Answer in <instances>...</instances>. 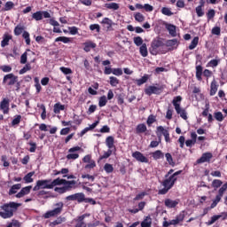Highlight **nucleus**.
Instances as JSON below:
<instances>
[{"label":"nucleus","instance_id":"obj_1","mask_svg":"<svg viewBox=\"0 0 227 227\" xmlns=\"http://www.w3.org/2000/svg\"><path fill=\"white\" fill-rule=\"evenodd\" d=\"M20 207V204L17 202H9L6 204H4L0 207L2 211L0 212V216H2L3 219H10L13 217V214L17 212V208Z\"/></svg>","mask_w":227,"mask_h":227},{"label":"nucleus","instance_id":"obj_2","mask_svg":"<svg viewBox=\"0 0 227 227\" xmlns=\"http://www.w3.org/2000/svg\"><path fill=\"white\" fill-rule=\"evenodd\" d=\"M63 207H65V204L63 202H58L53 205V209L46 212L43 215L44 219H50V217H56L63 212Z\"/></svg>","mask_w":227,"mask_h":227},{"label":"nucleus","instance_id":"obj_3","mask_svg":"<svg viewBox=\"0 0 227 227\" xmlns=\"http://www.w3.org/2000/svg\"><path fill=\"white\" fill-rule=\"evenodd\" d=\"M175 182H176V177H175V175L170 176L168 178L165 179L162 182L163 189H160L159 191V194H168V191L175 185Z\"/></svg>","mask_w":227,"mask_h":227},{"label":"nucleus","instance_id":"obj_4","mask_svg":"<svg viewBox=\"0 0 227 227\" xmlns=\"http://www.w3.org/2000/svg\"><path fill=\"white\" fill-rule=\"evenodd\" d=\"M182 102V97L177 96L174 98L172 104L177 113V114H180L181 118L183 120H187V112H185V109L180 107V103Z\"/></svg>","mask_w":227,"mask_h":227},{"label":"nucleus","instance_id":"obj_5","mask_svg":"<svg viewBox=\"0 0 227 227\" xmlns=\"http://www.w3.org/2000/svg\"><path fill=\"white\" fill-rule=\"evenodd\" d=\"M40 189H52L51 180L45 179V180H38L36 182L35 186L33 188V191H40Z\"/></svg>","mask_w":227,"mask_h":227},{"label":"nucleus","instance_id":"obj_6","mask_svg":"<svg viewBox=\"0 0 227 227\" xmlns=\"http://www.w3.org/2000/svg\"><path fill=\"white\" fill-rule=\"evenodd\" d=\"M75 184H77V182L74 180L67 181V179H61L58 177L51 181V189H54L56 185H75Z\"/></svg>","mask_w":227,"mask_h":227},{"label":"nucleus","instance_id":"obj_7","mask_svg":"<svg viewBox=\"0 0 227 227\" xmlns=\"http://www.w3.org/2000/svg\"><path fill=\"white\" fill-rule=\"evenodd\" d=\"M81 150L80 146H74L68 150V154L67 155V159L68 160H75V159H79V152Z\"/></svg>","mask_w":227,"mask_h":227},{"label":"nucleus","instance_id":"obj_8","mask_svg":"<svg viewBox=\"0 0 227 227\" xmlns=\"http://www.w3.org/2000/svg\"><path fill=\"white\" fill-rule=\"evenodd\" d=\"M145 91L149 97L150 95H160L162 93V86H149Z\"/></svg>","mask_w":227,"mask_h":227},{"label":"nucleus","instance_id":"obj_9","mask_svg":"<svg viewBox=\"0 0 227 227\" xmlns=\"http://www.w3.org/2000/svg\"><path fill=\"white\" fill-rule=\"evenodd\" d=\"M17 81H18V77L15 76V74H9L4 77L3 83L7 84L8 86H13V84H15Z\"/></svg>","mask_w":227,"mask_h":227},{"label":"nucleus","instance_id":"obj_10","mask_svg":"<svg viewBox=\"0 0 227 227\" xmlns=\"http://www.w3.org/2000/svg\"><path fill=\"white\" fill-rule=\"evenodd\" d=\"M0 109L3 111L4 114H8L10 111V101L4 98L0 103Z\"/></svg>","mask_w":227,"mask_h":227},{"label":"nucleus","instance_id":"obj_11","mask_svg":"<svg viewBox=\"0 0 227 227\" xmlns=\"http://www.w3.org/2000/svg\"><path fill=\"white\" fill-rule=\"evenodd\" d=\"M74 185L75 184H64L63 187H55L54 191L55 192H59V194H65L67 191L74 189Z\"/></svg>","mask_w":227,"mask_h":227},{"label":"nucleus","instance_id":"obj_12","mask_svg":"<svg viewBox=\"0 0 227 227\" xmlns=\"http://www.w3.org/2000/svg\"><path fill=\"white\" fill-rule=\"evenodd\" d=\"M132 157L138 162L148 163V158H146L141 152H135L132 153Z\"/></svg>","mask_w":227,"mask_h":227},{"label":"nucleus","instance_id":"obj_13","mask_svg":"<svg viewBox=\"0 0 227 227\" xmlns=\"http://www.w3.org/2000/svg\"><path fill=\"white\" fill-rule=\"evenodd\" d=\"M214 157L211 153H204L202 156L197 160L198 164H203L204 162H210V160Z\"/></svg>","mask_w":227,"mask_h":227},{"label":"nucleus","instance_id":"obj_14","mask_svg":"<svg viewBox=\"0 0 227 227\" xmlns=\"http://www.w3.org/2000/svg\"><path fill=\"white\" fill-rule=\"evenodd\" d=\"M31 189H33V186H26L23 187L20 192H19L15 196L16 198H24V196H27L29 192H31Z\"/></svg>","mask_w":227,"mask_h":227},{"label":"nucleus","instance_id":"obj_15","mask_svg":"<svg viewBox=\"0 0 227 227\" xmlns=\"http://www.w3.org/2000/svg\"><path fill=\"white\" fill-rule=\"evenodd\" d=\"M166 29L168 31L169 35L173 37L176 36V26L169 23H164Z\"/></svg>","mask_w":227,"mask_h":227},{"label":"nucleus","instance_id":"obj_16","mask_svg":"<svg viewBox=\"0 0 227 227\" xmlns=\"http://www.w3.org/2000/svg\"><path fill=\"white\" fill-rule=\"evenodd\" d=\"M162 47V43L160 40H155L152 43V51L151 54L156 55L157 54V49Z\"/></svg>","mask_w":227,"mask_h":227},{"label":"nucleus","instance_id":"obj_17","mask_svg":"<svg viewBox=\"0 0 227 227\" xmlns=\"http://www.w3.org/2000/svg\"><path fill=\"white\" fill-rule=\"evenodd\" d=\"M178 203H180V200H173L171 199L165 200V207H167V208H175V207H176Z\"/></svg>","mask_w":227,"mask_h":227},{"label":"nucleus","instance_id":"obj_18","mask_svg":"<svg viewBox=\"0 0 227 227\" xmlns=\"http://www.w3.org/2000/svg\"><path fill=\"white\" fill-rule=\"evenodd\" d=\"M101 24L106 26V31H111V27L114 26V22H113V20L109 18H104L101 21Z\"/></svg>","mask_w":227,"mask_h":227},{"label":"nucleus","instance_id":"obj_19","mask_svg":"<svg viewBox=\"0 0 227 227\" xmlns=\"http://www.w3.org/2000/svg\"><path fill=\"white\" fill-rule=\"evenodd\" d=\"M219 88V85L217 84V82L215 80H213L210 85V96L214 97L215 93H217V90Z\"/></svg>","mask_w":227,"mask_h":227},{"label":"nucleus","instance_id":"obj_20","mask_svg":"<svg viewBox=\"0 0 227 227\" xmlns=\"http://www.w3.org/2000/svg\"><path fill=\"white\" fill-rule=\"evenodd\" d=\"M83 45H84L83 51H85V52H90L91 49H95V47H97V43L91 41H88L84 43Z\"/></svg>","mask_w":227,"mask_h":227},{"label":"nucleus","instance_id":"obj_21","mask_svg":"<svg viewBox=\"0 0 227 227\" xmlns=\"http://www.w3.org/2000/svg\"><path fill=\"white\" fill-rule=\"evenodd\" d=\"M20 189H22L21 184H13L9 190V196H12V194H17L18 191H20Z\"/></svg>","mask_w":227,"mask_h":227},{"label":"nucleus","instance_id":"obj_22","mask_svg":"<svg viewBox=\"0 0 227 227\" xmlns=\"http://www.w3.org/2000/svg\"><path fill=\"white\" fill-rule=\"evenodd\" d=\"M106 145L109 150L114 148V137L109 136L106 138Z\"/></svg>","mask_w":227,"mask_h":227},{"label":"nucleus","instance_id":"obj_23","mask_svg":"<svg viewBox=\"0 0 227 227\" xmlns=\"http://www.w3.org/2000/svg\"><path fill=\"white\" fill-rule=\"evenodd\" d=\"M12 40V35L9 34H4L3 36V40L1 42V47H6Z\"/></svg>","mask_w":227,"mask_h":227},{"label":"nucleus","instance_id":"obj_24","mask_svg":"<svg viewBox=\"0 0 227 227\" xmlns=\"http://www.w3.org/2000/svg\"><path fill=\"white\" fill-rule=\"evenodd\" d=\"M61 111H65V106L61 105V103H56L53 106V113H55V114H59Z\"/></svg>","mask_w":227,"mask_h":227},{"label":"nucleus","instance_id":"obj_25","mask_svg":"<svg viewBox=\"0 0 227 227\" xmlns=\"http://www.w3.org/2000/svg\"><path fill=\"white\" fill-rule=\"evenodd\" d=\"M221 217H223V214L221 213L220 215H215L211 217V219L206 223V224L207 226H212V224H214V223H216V221H219V219H221Z\"/></svg>","mask_w":227,"mask_h":227},{"label":"nucleus","instance_id":"obj_26","mask_svg":"<svg viewBox=\"0 0 227 227\" xmlns=\"http://www.w3.org/2000/svg\"><path fill=\"white\" fill-rule=\"evenodd\" d=\"M35 176V172H29L28 174H27L23 177V180H24L25 184H33V182H34L33 176Z\"/></svg>","mask_w":227,"mask_h":227},{"label":"nucleus","instance_id":"obj_27","mask_svg":"<svg viewBox=\"0 0 227 227\" xmlns=\"http://www.w3.org/2000/svg\"><path fill=\"white\" fill-rule=\"evenodd\" d=\"M154 160H159V159H164V153L160 150L155 151L152 153Z\"/></svg>","mask_w":227,"mask_h":227},{"label":"nucleus","instance_id":"obj_28","mask_svg":"<svg viewBox=\"0 0 227 227\" xmlns=\"http://www.w3.org/2000/svg\"><path fill=\"white\" fill-rule=\"evenodd\" d=\"M139 52L143 58H146V56H148V48L146 47V43H143L140 46Z\"/></svg>","mask_w":227,"mask_h":227},{"label":"nucleus","instance_id":"obj_29","mask_svg":"<svg viewBox=\"0 0 227 227\" xmlns=\"http://www.w3.org/2000/svg\"><path fill=\"white\" fill-rule=\"evenodd\" d=\"M105 8H107V10H120V4L117 3H110V4H106Z\"/></svg>","mask_w":227,"mask_h":227},{"label":"nucleus","instance_id":"obj_30","mask_svg":"<svg viewBox=\"0 0 227 227\" xmlns=\"http://www.w3.org/2000/svg\"><path fill=\"white\" fill-rule=\"evenodd\" d=\"M55 42H62L63 43H72V38L67 36H59L55 39Z\"/></svg>","mask_w":227,"mask_h":227},{"label":"nucleus","instance_id":"obj_31","mask_svg":"<svg viewBox=\"0 0 227 227\" xmlns=\"http://www.w3.org/2000/svg\"><path fill=\"white\" fill-rule=\"evenodd\" d=\"M204 6H205V4L202 3V4L196 7L195 12H196L198 17H203L205 15V12H203Z\"/></svg>","mask_w":227,"mask_h":227},{"label":"nucleus","instance_id":"obj_32","mask_svg":"<svg viewBox=\"0 0 227 227\" xmlns=\"http://www.w3.org/2000/svg\"><path fill=\"white\" fill-rule=\"evenodd\" d=\"M136 130H137V134H143L144 132H146V130H147L146 125L144 123L138 124L137 126Z\"/></svg>","mask_w":227,"mask_h":227},{"label":"nucleus","instance_id":"obj_33","mask_svg":"<svg viewBox=\"0 0 227 227\" xmlns=\"http://www.w3.org/2000/svg\"><path fill=\"white\" fill-rule=\"evenodd\" d=\"M199 42H200V37L198 36L194 37L191 44L189 45L190 51H193V49H196V47H198Z\"/></svg>","mask_w":227,"mask_h":227},{"label":"nucleus","instance_id":"obj_34","mask_svg":"<svg viewBox=\"0 0 227 227\" xmlns=\"http://www.w3.org/2000/svg\"><path fill=\"white\" fill-rule=\"evenodd\" d=\"M201 75H203V67L201 66L196 67V78L198 81H201Z\"/></svg>","mask_w":227,"mask_h":227},{"label":"nucleus","instance_id":"obj_35","mask_svg":"<svg viewBox=\"0 0 227 227\" xmlns=\"http://www.w3.org/2000/svg\"><path fill=\"white\" fill-rule=\"evenodd\" d=\"M142 227H152V218L150 216H147L142 223Z\"/></svg>","mask_w":227,"mask_h":227},{"label":"nucleus","instance_id":"obj_36","mask_svg":"<svg viewBox=\"0 0 227 227\" xmlns=\"http://www.w3.org/2000/svg\"><path fill=\"white\" fill-rule=\"evenodd\" d=\"M110 84L114 87L116 88L120 84V80L114 76H110Z\"/></svg>","mask_w":227,"mask_h":227},{"label":"nucleus","instance_id":"obj_37","mask_svg":"<svg viewBox=\"0 0 227 227\" xmlns=\"http://www.w3.org/2000/svg\"><path fill=\"white\" fill-rule=\"evenodd\" d=\"M37 107H40V109L43 111L41 114L42 120H45V118H47V110L45 108V105H38Z\"/></svg>","mask_w":227,"mask_h":227},{"label":"nucleus","instance_id":"obj_38","mask_svg":"<svg viewBox=\"0 0 227 227\" xmlns=\"http://www.w3.org/2000/svg\"><path fill=\"white\" fill-rule=\"evenodd\" d=\"M107 105V98L106 96H102L99 98L98 106L99 107H105Z\"/></svg>","mask_w":227,"mask_h":227},{"label":"nucleus","instance_id":"obj_39","mask_svg":"<svg viewBox=\"0 0 227 227\" xmlns=\"http://www.w3.org/2000/svg\"><path fill=\"white\" fill-rule=\"evenodd\" d=\"M104 169L106 171V173H113L114 171V167H113L112 164L110 163H106L104 166Z\"/></svg>","mask_w":227,"mask_h":227},{"label":"nucleus","instance_id":"obj_40","mask_svg":"<svg viewBox=\"0 0 227 227\" xmlns=\"http://www.w3.org/2000/svg\"><path fill=\"white\" fill-rule=\"evenodd\" d=\"M32 18L35 20H42L43 18V13H42V11H38L35 13L32 14Z\"/></svg>","mask_w":227,"mask_h":227},{"label":"nucleus","instance_id":"obj_41","mask_svg":"<svg viewBox=\"0 0 227 227\" xmlns=\"http://www.w3.org/2000/svg\"><path fill=\"white\" fill-rule=\"evenodd\" d=\"M75 201H78V203H82L84 201V193H74Z\"/></svg>","mask_w":227,"mask_h":227},{"label":"nucleus","instance_id":"obj_42","mask_svg":"<svg viewBox=\"0 0 227 227\" xmlns=\"http://www.w3.org/2000/svg\"><path fill=\"white\" fill-rule=\"evenodd\" d=\"M222 185H223V181L219 179H215L212 182V187H214V189H219V187H221Z\"/></svg>","mask_w":227,"mask_h":227},{"label":"nucleus","instance_id":"obj_43","mask_svg":"<svg viewBox=\"0 0 227 227\" xmlns=\"http://www.w3.org/2000/svg\"><path fill=\"white\" fill-rule=\"evenodd\" d=\"M135 20H137V22H145V15L141 12H137L135 14Z\"/></svg>","mask_w":227,"mask_h":227},{"label":"nucleus","instance_id":"obj_44","mask_svg":"<svg viewBox=\"0 0 227 227\" xmlns=\"http://www.w3.org/2000/svg\"><path fill=\"white\" fill-rule=\"evenodd\" d=\"M27 45H31V39L29 38V32L24 31L22 35Z\"/></svg>","mask_w":227,"mask_h":227},{"label":"nucleus","instance_id":"obj_45","mask_svg":"<svg viewBox=\"0 0 227 227\" xmlns=\"http://www.w3.org/2000/svg\"><path fill=\"white\" fill-rule=\"evenodd\" d=\"M111 155H113V150L108 149L106 152L104 153V154L102 156H100V160H104V159H109V157H111Z\"/></svg>","mask_w":227,"mask_h":227},{"label":"nucleus","instance_id":"obj_46","mask_svg":"<svg viewBox=\"0 0 227 227\" xmlns=\"http://www.w3.org/2000/svg\"><path fill=\"white\" fill-rule=\"evenodd\" d=\"M161 13L163 15H167V17H171V15H173V12H171V9H169L168 7H163L161 9Z\"/></svg>","mask_w":227,"mask_h":227},{"label":"nucleus","instance_id":"obj_47","mask_svg":"<svg viewBox=\"0 0 227 227\" xmlns=\"http://www.w3.org/2000/svg\"><path fill=\"white\" fill-rule=\"evenodd\" d=\"M133 42L137 47L143 45V38L141 36L134 37Z\"/></svg>","mask_w":227,"mask_h":227},{"label":"nucleus","instance_id":"obj_48","mask_svg":"<svg viewBox=\"0 0 227 227\" xmlns=\"http://www.w3.org/2000/svg\"><path fill=\"white\" fill-rule=\"evenodd\" d=\"M222 198L223 197H221L220 195H216L215 200H213V203L210 206V208H215V207H217V203L221 201Z\"/></svg>","mask_w":227,"mask_h":227},{"label":"nucleus","instance_id":"obj_49","mask_svg":"<svg viewBox=\"0 0 227 227\" xmlns=\"http://www.w3.org/2000/svg\"><path fill=\"white\" fill-rule=\"evenodd\" d=\"M29 70H31V65L26 64L25 67L20 70V74L22 75L26 74V72H29Z\"/></svg>","mask_w":227,"mask_h":227},{"label":"nucleus","instance_id":"obj_50","mask_svg":"<svg viewBox=\"0 0 227 227\" xmlns=\"http://www.w3.org/2000/svg\"><path fill=\"white\" fill-rule=\"evenodd\" d=\"M165 157H166L167 161L168 162V164H169L170 166H175V162L173 161V156H171V153H167L165 154Z\"/></svg>","mask_w":227,"mask_h":227},{"label":"nucleus","instance_id":"obj_51","mask_svg":"<svg viewBox=\"0 0 227 227\" xmlns=\"http://www.w3.org/2000/svg\"><path fill=\"white\" fill-rule=\"evenodd\" d=\"M90 31H96V33H100V25L91 24L90 25Z\"/></svg>","mask_w":227,"mask_h":227},{"label":"nucleus","instance_id":"obj_52","mask_svg":"<svg viewBox=\"0 0 227 227\" xmlns=\"http://www.w3.org/2000/svg\"><path fill=\"white\" fill-rule=\"evenodd\" d=\"M146 81H148V76L145 75L142 78L136 80V82L137 86H141V84H145Z\"/></svg>","mask_w":227,"mask_h":227},{"label":"nucleus","instance_id":"obj_53","mask_svg":"<svg viewBox=\"0 0 227 227\" xmlns=\"http://www.w3.org/2000/svg\"><path fill=\"white\" fill-rule=\"evenodd\" d=\"M97 163H95V160H90V162H88L85 166V169H93V168H96Z\"/></svg>","mask_w":227,"mask_h":227},{"label":"nucleus","instance_id":"obj_54","mask_svg":"<svg viewBox=\"0 0 227 227\" xmlns=\"http://www.w3.org/2000/svg\"><path fill=\"white\" fill-rule=\"evenodd\" d=\"M99 132H101V134H109L111 132V128H109L107 125H105L99 129Z\"/></svg>","mask_w":227,"mask_h":227},{"label":"nucleus","instance_id":"obj_55","mask_svg":"<svg viewBox=\"0 0 227 227\" xmlns=\"http://www.w3.org/2000/svg\"><path fill=\"white\" fill-rule=\"evenodd\" d=\"M215 118L217 121H223L224 120V115H223V113L216 112L215 113Z\"/></svg>","mask_w":227,"mask_h":227},{"label":"nucleus","instance_id":"obj_56","mask_svg":"<svg viewBox=\"0 0 227 227\" xmlns=\"http://www.w3.org/2000/svg\"><path fill=\"white\" fill-rule=\"evenodd\" d=\"M21 120H22L21 115H16L12 121V125H19V123H20Z\"/></svg>","mask_w":227,"mask_h":227},{"label":"nucleus","instance_id":"obj_57","mask_svg":"<svg viewBox=\"0 0 227 227\" xmlns=\"http://www.w3.org/2000/svg\"><path fill=\"white\" fill-rule=\"evenodd\" d=\"M113 74L120 77V75H123V70L121 68H114Z\"/></svg>","mask_w":227,"mask_h":227},{"label":"nucleus","instance_id":"obj_58","mask_svg":"<svg viewBox=\"0 0 227 227\" xmlns=\"http://www.w3.org/2000/svg\"><path fill=\"white\" fill-rule=\"evenodd\" d=\"M97 111V106L96 105H90L87 114H93Z\"/></svg>","mask_w":227,"mask_h":227},{"label":"nucleus","instance_id":"obj_59","mask_svg":"<svg viewBox=\"0 0 227 227\" xmlns=\"http://www.w3.org/2000/svg\"><path fill=\"white\" fill-rule=\"evenodd\" d=\"M68 31L70 35H77V33H79V28H77V27H69Z\"/></svg>","mask_w":227,"mask_h":227},{"label":"nucleus","instance_id":"obj_60","mask_svg":"<svg viewBox=\"0 0 227 227\" xmlns=\"http://www.w3.org/2000/svg\"><path fill=\"white\" fill-rule=\"evenodd\" d=\"M22 31H24V28L22 27H16L14 29V35H16V36H19L20 35H22Z\"/></svg>","mask_w":227,"mask_h":227},{"label":"nucleus","instance_id":"obj_61","mask_svg":"<svg viewBox=\"0 0 227 227\" xmlns=\"http://www.w3.org/2000/svg\"><path fill=\"white\" fill-rule=\"evenodd\" d=\"M145 196H146V192H142L138 193V194L135 197L134 200H135V201H139V200H143V198H145Z\"/></svg>","mask_w":227,"mask_h":227},{"label":"nucleus","instance_id":"obj_62","mask_svg":"<svg viewBox=\"0 0 227 227\" xmlns=\"http://www.w3.org/2000/svg\"><path fill=\"white\" fill-rule=\"evenodd\" d=\"M156 121V119H155V116L154 115H149L148 118H147V125H152L153 123H155Z\"/></svg>","mask_w":227,"mask_h":227},{"label":"nucleus","instance_id":"obj_63","mask_svg":"<svg viewBox=\"0 0 227 227\" xmlns=\"http://www.w3.org/2000/svg\"><path fill=\"white\" fill-rule=\"evenodd\" d=\"M60 72L62 74H65V75H68V74H72V69L62 67H60Z\"/></svg>","mask_w":227,"mask_h":227},{"label":"nucleus","instance_id":"obj_64","mask_svg":"<svg viewBox=\"0 0 227 227\" xmlns=\"http://www.w3.org/2000/svg\"><path fill=\"white\" fill-rule=\"evenodd\" d=\"M13 6H14L13 2H7L4 7L5 12H10V10L13 8Z\"/></svg>","mask_w":227,"mask_h":227}]
</instances>
